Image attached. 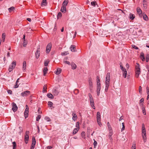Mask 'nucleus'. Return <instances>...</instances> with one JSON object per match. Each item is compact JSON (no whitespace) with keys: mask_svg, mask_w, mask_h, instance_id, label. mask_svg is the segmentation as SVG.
<instances>
[{"mask_svg":"<svg viewBox=\"0 0 149 149\" xmlns=\"http://www.w3.org/2000/svg\"><path fill=\"white\" fill-rule=\"evenodd\" d=\"M142 136L144 142H146V133L145 125L143 123L142 125Z\"/></svg>","mask_w":149,"mask_h":149,"instance_id":"nucleus-1","label":"nucleus"},{"mask_svg":"<svg viewBox=\"0 0 149 149\" xmlns=\"http://www.w3.org/2000/svg\"><path fill=\"white\" fill-rule=\"evenodd\" d=\"M136 64L135 68V76L136 78H138L139 75L141 74V69L140 65L138 63H136Z\"/></svg>","mask_w":149,"mask_h":149,"instance_id":"nucleus-2","label":"nucleus"},{"mask_svg":"<svg viewBox=\"0 0 149 149\" xmlns=\"http://www.w3.org/2000/svg\"><path fill=\"white\" fill-rule=\"evenodd\" d=\"M29 132L28 131H26L25 133L24 137V141L26 143H27L28 142L29 139Z\"/></svg>","mask_w":149,"mask_h":149,"instance_id":"nucleus-3","label":"nucleus"},{"mask_svg":"<svg viewBox=\"0 0 149 149\" xmlns=\"http://www.w3.org/2000/svg\"><path fill=\"white\" fill-rule=\"evenodd\" d=\"M29 107L27 105H26V109L24 112V116L26 118L29 115Z\"/></svg>","mask_w":149,"mask_h":149,"instance_id":"nucleus-4","label":"nucleus"},{"mask_svg":"<svg viewBox=\"0 0 149 149\" xmlns=\"http://www.w3.org/2000/svg\"><path fill=\"white\" fill-rule=\"evenodd\" d=\"M52 48V44L51 43H49L48 44L46 50V53H49L51 51Z\"/></svg>","mask_w":149,"mask_h":149,"instance_id":"nucleus-5","label":"nucleus"},{"mask_svg":"<svg viewBox=\"0 0 149 149\" xmlns=\"http://www.w3.org/2000/svg\"><path fill=\"white\" fill-rule=\"evenodd\" d=\"M31 93V92L29 91H26L21 93V95L23 97H26L29 95Z\"/></svg>","mask_w":149,"mask_h":149,"instance_id":"nucleus-6","label":"nucleus"},{"mask_svg":"<svg viewBox=\"0 0 149 149\" xmlns=\"http://www.w3.org/2000/svg\"><path fill=\"white\" fill-rule=\"evenodd\" d=\"M88 82L90 89L91 90L93 87V82L91 78H89L88 79Z\"/></svg>","mask_w":149,"mask_h":149,"instance_id":"nucleus-7","label":"nucleus"},{"mask_svg":"<svg viewBox=\"0 0 149 149\" xmlns=\"http://www.w3.org/2000/svg\"><path fill=\"white\" fill-rule=\"evenodd\" d=\"M40 47L37 49V50L35 53L36 56V58L38 59L39 57L40 53Z\"/></svg>","mask_w":149,"mask_h":149,"instance_id":"nucleus-8","label":"nucleus"},{"mask_svg":"<svg viewBox=\"0 0 149 149\" xmlns=\"http://www.w3.org/2000/svg\"><path fill=\"white\" fill-rule=\"evenodd\" d=\"M90 101L91 105V107L94 109H95V108L94 106V100L93 98L90 99Z\"/></svg>","mask_w":149,"mask_h":149,"instance_id":"nucleus-9","label":"nucleus"},{"mask_svg":"<svg viewBox=\"0 0 149 149\" xmlns=\"http://www.w3.org/2000/svg\"><path fill=\"white\" fill-rule=\"evenodd\" d=\"M136 11L137 13L138 14L139 16L140 17H141L142 16V11L140 8L139 7H138L136 9Z\"/></svg>","mask_w":149,"mask_h":149,"instance_id":"nucleus-10","label":"nucleus"},{"mask_svg":"<svg viewBox=\"0 0 149 149\" xmlns=\"http://www.w3.org/2000/svg\"><path fill=\"white\" fill-rule=\"evenodd\" d=\"M12 104L13 105L12 110L13 111H16L17 109V107L15 103L13 102Z\"/></svg>","mask_w":149,"mask_h":149,"instance_id":"nucleus-11","label":"nucleus"},{"mask_svg":"<svg viewBox=\"0 0 149 149\" xmlns=\"http://www.w3.org/2000/svg\"><path fill=\"white\" fill-rule=\"evenodd\" d=\"M72 116H73L72 118V120L74 121H75L77 118V115L75 113V112H73Z\"/></svg>","mask_w":149,"mask_h":149,"instance_id":"nucleus-12","label":"nucleus"},{"mask_svg":"<svg viewBox=\"0 0 149 149\" xmlns=\"http://www.w3.org/2000/svg\"><path fill=\"white\" fill-rule=\"evenodd\" d=\"M135 17V15L132 13H130L129 14V18L131 20H133Z\"/></svg>","mask_w":149,"mask_h":149,"instance_id":"nucleus-13","label":"nucleus"},{"mask_svg":"<svg viewBox=\"0 0 149 149\" xmlns=\"http://www.w3.org/2000/svg\"><path fill=\"white\" fill-rule=\"evenodd\" d=\"M110 74L109 73H108L107 74V75H106L105 81H110Z\"/></svg>","mask_w":149,"mask_h":149,"instance_id":"nucleus-14","label":"nucleus"},{"mask_svg":"<svg viewBox=\"0 0 149 149\" xmlns=\"http://www.w3.org/2000/svg\"><path fill=\"white\" fill-rule=\"evenodd\" d=\"M101 89V86H97V93L98 96L99 95Z\"/></svg>","mask_w":149,"mask_h":149,"instance_id":"nucleus-15","label":"nucleus"},{"mask_svg":"<svg viewBox=\"0 0 149 149\" xmlns=\"http://www.w3.org/2000/svg\"><path fill=\"white\" fill-rule=\"evenodd\" d=\"M70 48L72 52H74L76 51V46L75 45H71Z\"/></svg>","mask_w":149,"mask_h":149,"instance_id":"nucleus-16","label":"nucleus"},{"mask_svg":"<svg viewBox=\"0 0 149 149\" xmlns=\"http://www.w3.org/2000/svg\"><path fill=\"white\" fill-rule=\"evenodd\" d=\"M16 61H13L12 63V65H10V67H11V68H12L13 69L15 67V66L16 65Z\"/></svg>","mask_w":149,"mask_h":149,"instance_id":"nucleus-17","label":"nucleus"},{"mask_svg":"<svg viewBox=\"0 0 149 149\" xmlns=\"http://www.w3.org/2000/svg\"><path fill=\"white\" fill-rule=\"evenodd\" d=\"M113 134V132L112 131H109V133L108 135V137L110 140H112V138L111 136Z\"/></svg>","mask_w":149,"mask_h":149,"instance_id":"nucleus-18","label":"nucleus"},{"mask_svg":"<svg viewBox=\"0 0 149 149\" xmlns=\"http://www.w3.org/2000/svg\"><path fill=\"white\" fill-rule=\"evenodd\" d=\"M61 11L62 12L65 13L66 11V6H62L61 7Z\"/></svg>","mask_w":149,"mask_h":149,"instance_id":"nucleus-19","label":"nucleus"},{"mask_svg":"<svg viewBox=\"0 0 149 149\" xmlns=\"http://www.w3.org/2000/svg\"><path fill=\"white\" fill-rule=\"evenodd\" d=\"M59 93L58 91L56 89H54L53 90L52 93L54 95H57Z\"/></svg>","mask_w":149,"mask_h":149,"instance_id":"nucleus-20","label":"nucleus"},{"mask_svg":"<svg viewBox=\"0 0 149 149\" xmlns=\"http://www.w3.org/2000/svg\"><path fill=\"white\" fill-rule=\"evenodd\" d=\"M140 58L143 61L145 60V58L144 56V54L143 52L141 53L140 55Z\"/></svg>","mask_w":149,"mask_h":149,"instance_id":"nucleus-21","label":"nucleus"},{"mask_svg":"<svg viewBox=\"0 0 149 149\" xmlns=\"http://www.w3.org/2000/svg\"><path fill=\"white\" fill-rule=\"evenodd\" d=\"M143 6L145 9H146L147 8V2L146 0H143Z\"/></svg>","mask_w":149,"mask_h":149,"instance_id":"nucleus-22","label":"nucleus"},{"mask_svg":"<svg viewBox=\"0 0 149 149\" xmlns=\"http://www.w3.org/2000/svg\"><path fill=\"white\" fill-rule=\"evenodd\" d=\"M26 62L25 61H24L23 63L22 69L23 70H25L26 69Z\"/></svg>","mask_w":149,"mask_h":149,"instance_id":"nucleus-23","label":"nucleus"},{"mask_svg":"<svg viewBox=\"0 0 149 149\" xmlns=\"http://www.w3.org/2000/svg\"><path fill=\"white\" fill-rule=\"evenodd\" d=\"M97 120H101L100 115V112H97Z\"/></svg>","mask_w":149,"mask_h":149,"instance_id":"nucleus-24","label":"nucleus"},{"mask_svg":"<svg viewBox=\"0 0 149 149\" xmlns=\"http://www.w3.org/2000/svg\"><path fill=\"white\" fill-rule=\"evenodd\" d=\"M47 4V2L46 0H42V2L41 3V6H45Z\"/></svg>","mask_w":149,"mask_h":149,"instance_id":"nucleus-25","label":"nucleus"},{"mask_svg":"<svg viewBox=\"0 0 149 149\" xmlns=\"http://www.w3.org/2000/svg\"><path fill=\"white\" fill-rule=\"evenodd\" d=\"M48 71V69L47 67H45L44 68L43 70V75L45 76L47 73V72Z\"/></svg>","mask_w":149,"mask_h":149,"instance_id":"nucleus-26","label":"nucleus"},{"mask_svg":"<svg viewBox=\"0 0 149 149\" xmlns=\"http://www.w3.org/2000/svg\"><path fill=\"white\" fill-rule=\"evenodd\" d=\"M97 86H101L100 83V82L99 77L98 76H97Z\"/></svg>","mask_w":149,"mask_h":149,"instance_id":"nucleus-27","label":"nucleus"},{"mask_svg":"<svg viewBox=\"0 0 149 149\" xmlns=\"http://www.w3.org/2000/svg\"><path fill=\"white\" fill-rule=\"evenodd\" d=\"M61 69L60 68H57L56 72V74H59L61 73Z\"/></svg>","mask_w":149,"mask_h":149,"instance_id":"nucleus-28","label":"nucleus"},{"mask_svg":"<svg viewBox=\"0 0 149 149\" xmlns=\"http://www.w3.org/2000/svg\"><path fill=\"white\" fill-rule=\"evenodd\" d=\"M47 96L49 98L53 99L54 98L53 95L51 93H49L47 94Z\"/></svg>","mask_w":149,"mask_h":149,"instance_id":"nucleus-29","label":"nucleus"},{"mask_svg":"<svg viewBox=\"0 0 149 149\" xmlns=\"http://www.w3.org/2000/svg\"><path fill=\"white\" fill-rule=\"evenodd\" d=\"M15 10V7L13 6L11 7L8 8V10L9 11V12L10 13H11L12 11H14Z\"/></svg>","mask_w":149,"mask_h":149,"instance_id":"nucleus-30","label":"nucleus"},{"mask_svg":"<svg viewBox=\"0 0 149 149\" xmlns=\"http://www.w3.org/2000/svg\"><path fill=\"white\" fill-rule=\"evenodd\" d=\"M68 2V0H65L62 4V6H66Z\"/></svg>","mask_w":149,"mask_h":149,"instance_id":"nucleus-31","label":"nucleus"},{"mask_svg":"<svg viewBox=\"0 0 149 149\" xmlns=\"http://www.w3.org/2000/svg\"><path fill=\"white\" fill-rule=\"evenodd\" d=\"M32 143L31 145L35 146L36 144V141L34 137H32Z\"/></svg>","mask_w":149,"mask_h":149,"instance_id":"nucleus-32","label":"nucleus"},{"mask_svg":"<svg viewBox=\"0 0 149 149\" xmlns=\"http://www.w3.org/2000/svg\"><path fill=\"white\" fill-rule=\"evenodd\" d=\"M120 68L123 72L124 71L126 70L125 68H124L123 67V66L122 65V64L121 63H120Z\"/></svg>","mask_w":149,"mask_h":149,"instance_id":"nucleus-33","label":"nucleus"},{"mask_svg":"<svg viewBox=\"0 0 149 149\" xmlns=\"http://www.w3.org/2000/svg\"><path fill=\"white\" fill-rule=\"evenodd\" d=\"M47 86L46 85H45L43 86L42 92L44 93L47 92Z\"/></svg>","mask_w":149,"mask_h":149,"instance_id":"nucleus-34","label":"nucleus"},{"mask_svg":"<svg viewBox=\"0 0 149 149\" xmlns=\"http://www.w3.org/2000/svg\"><path fill=\"white\" fill-rule=\"evenodd\" d=\"M142 15L143 16V18L146 21H148V16L145 14H143Z\"/></svg>","mask_w":149,"mask_h":149,"instance_id":"nucleus-35","label":"nucleus"},{"mask_svg":"<svg viewBox=\"0 0 149 149\" xmlns=\"http://www.w3.org/2000/svg\"><path fill=\"white\" fill-rule=\"evenodd\" d=\"M79 130V129L76 128H75L73 131L72 134L73 135L75 134Z\"/></svg>","mask_w":149,"mask_h":149,"instance_id":"nucleus-36","label":"nucleus"},{"mask_svg":"<svg viewBox=\"0 0 149 149\" xmlns=\"http://www.w3.org/2000/svg\"><path fill=\"white\" fill-rule=\"evenodd\" d=\"M81 135L82 137L84 139H85L86 138L85 135L86 134L83 131L81 132Z\"/></svg>","mask_w":149,"mask_h":149,"instance_id":"nucleus-37","label":"nucleus"},{"mask_svg":"<svg viewBox=\"0 0 149 149\" xmlns=\"http://www.w3.org/2000/svg\"><path fill=\"white\" fill-rule=\"evenodd\" d=\"M107 125L108 127V130L109 131H112V127H111V126L110 125V123L109 122H108L107 123Z\"/></svg>","mask_w":149,"mask_h":149,"instance_id":"nucleus-38","label":"nucleus"},{"mask_svg":"<svg viewBox=\"0 0 149 149\" xmlns=\"http://www.w3.org/2000/svg\"><path fill=\"white\" fill-rule=\"evenodd\" d=\"M71 65L72 69H76L77 66L74 63H71Z\"/></svg>","mask_w":149,"mask_h":149,"instance_id":"nucleus-39","label":"nucleus"},{"mask_svg":"<svg viewBox=\"0 0 149 149\" xmlns=\"http://www.w3.org/2000/svg\"><path fill=\"white\" fill-rule=\"evenodd\" d=\"M123 76L124 78H126L127 76V71L126 70L123 72Z\"/></svg>","mask_w":149,"mask_h":149,"instance_id":"nucleus-40","label":"nucleus"},{"mask_svg":"<svg viewBox=\"0 0 149 149\" xmlns=\"http://www.w3.org/2000/svg\"><path fill=\"white\" fill-rule=\"evenodd\" d=\"M146 89H147V93L148 95L147 97V99L148 100V98H149V89L148 88V87H146Z\"/></svg>","mask_w":149,"mask_h":149,"instance_id":"nucleus-41","label":"nucleus"},{"mask_svg":"<svg viewBox=\"0 0 149 149\" xmlns=\"http://www.w3.org/2000/svg\"><path fill=\"white\" fill-rule=\"evenodd\" d=\"M13 149H16V144L15 141L13 142Z\"/></svg>","mask_w":149,"mask_h":149,"instance_id":"nucleus-42","label":"nucleus"},{"mask_svg":"<svg viewBox=\"0 0 149 149\" xmlns=\"http://www.w3.org/2000/svg\"><path fill=\"white\" fill-rule=\"evenodd\" d=\"M6 37V34L5 33H3L2 35V38L3 39V41L4 42L5 41V38Z\"/></svg>","mask_w":149,"mask_h":149,"instance_id":"nucleus-43","label":"nucleus"},{"mask_svg":"<svg viewBox=\"0 0 149 149\" xmlns=\"http://www.w3.org/2000/svg\"><path fill=\"white\" fill-rule=\"evenodd\" d=\"M105 85L106 87H109V86L110 81H105Z\"/></svg>","mask_w":149,"mask_h":149,"instance_id":"nucleus-44","label":"nucleus"},{"mask_svg":"<svg viewBox=\"0 0 149 149\" xmlns=\"http://www.w3.org/2000/svg\"><path fill=\"white\" fill-rule=\"evenodd\" d=\"M45 119L47 122H50L51 121L50 118L47 116H46L45 117Z\"/></svg>","mask_w":149,"mask_h":149,"instance_id":"nucleus-45","label":"nucleus"},{"mask_svg":"<svg viewBox=\"0 0 149 149\" xmlns=\"http://www.w3.org/2000/svg\"><path fill=\"white\" fill-rule=\"evenodd\" d=\"M142 112L143 113L144 115H146V110L145 109V107H143L142 108Z\"/></svg>","mask_w":149,"mask_h":149,"instance_id":"nucleus-46","label":"nucleus"},{"mask_svg":"<svg viewBox=\"0 0 149 149\" xmlns=\"http://www.w3.org/2000/svg\"><path fill=\"white\" fill-rule=\"evenodd\" d=\"M69 53L68 52H64L61 53V55L62 56L68 54Z\"/></svg>","mask_w":149,"mask_h":149,"instance_id":"nucleus-47","label":"nucleus"},{"mask_svg":"<svg viewBox=\"0 0 149 149\" xmlns=\"http://www.w3.org/2000/svg\"><path fill=\"white\" fill-rule=\"evenodd\" d=\"M79 122H77L76 125V127H77L76 128H77L79 130Z\"/></svg>","mask_w":149,"mask_h":149,"instance_id":"nucleus-48","label":"nucleus"},{"mask_svg":"<svg viewBox=\"0 0 149 149\" xmlns=\"http://www.w3.org/2000/svg\"><path fill=\"white\" fill-rule=\"evenodd\" d=\"M62 16V13L61 12H59L58 13L57 15V18L58 19L60 18Z\"/></svg>","mask_w":149,"mask_h":149,"instance_id":"nucleus-49","label":"nucleus"},{"mask_svg":"<svg viewBox=\"0 0 149 149\" xmlns=\"http://www.w3.org/2000/svg\"><path fill=\"white\" fill-rule=\"evenodd\" d=\"M53 104L52 102L51 101H49L48 102V105L50 107L52 106Z\"/></svg>","mask_w":149,"mask_h":149,"instance_id":"nucleus-50","label":"nucleus"},{"mask_svg":"<svg viewBox=\"0 0 149 149\" xmlns=\"http://www.w3.org/2000/svg\"><path fill=\"white\" fill-rule=\"evenodd\" d=\"M122 128L121 129V131H123L125 129V126L124 123H122Z\"/></svg>","mask_w":149,"mask_h":149,"instance_id":"nucleus-51","label":"nucleus"},{"mask_svg":"<svg viewBox=\"0 0 149 149\" xmlns=\"http://www.w3.org/2000/svg\"><path fill=\"white\" fill-rule=\"evenodd\" d=\"M131 149H136V144L135 143H133Z\"/></svg>","mask_w":149,"mask_h":149,"instance_id":"nucleus-52","label":"nucleus"},{"mask_svg":"<svg viewBox=\"0 0 149 149\" xmlns=\"http://www.w3.org/2000/svg\"><path fill=\"white\" fill-rule=\"evenodd\" d=\"M49 62V61H45L44 63V65L45 66H47Z\"/></svg>","mask_w":149,"mask_h":149,"instance_id":"nucleus-53","label":"nucleus"},{"mask_svg":"<svg viewBox=\"0 0 149 149\" xmlns=\"http://www.w3.org/2000/svg\"><path fill=\"white\" fill-rule=\"evenodd\" d=\"M41 116L40 115H38L36 117V120L39 121L40 119L41 118Z\"/></svg>","mask_w":149,"mask_h":149,"instance_id":"nucleus-54","label":"nucleus"},{"mask_svg":"<svg viewBox=\"0 0 149 149\" xmlns=\"http://www.w3.org/2000/svg\"><path fill=\"white\" fill-rule=\"evenodd\" d=\"M27 43V42L25 40H24V43L23 44V46L25 47Z\"/></svg>","mask_w":149,"mask_h":149,"instance_id":"nucleus-55","label":"nucleus"},{"mask_svg":"<svg viewBox=\"0 0 149 149\" xmlns=\"http://www.w3.org/2000/svg\"><path fill=\"white\" fill-rule=\"evenodd\" d=\"M146 62H147L149 60V56L148 55L146 56Z\"/></svg>","mask_w":149,"mask_h":149,"instance_id":"nucleus-56","label":"nucleus"},{"mask_svg":"<svg viewBox=\"0 0 149 149\" xmlns=\"http://www.w3.org/2000/svg\"><path fill=\"white\" fill-rule=\"evenodd\" d=\"M100 120H100L99 121L98 120H97V123L98 125L100 126L101 127V126L102 125V124L101 123Z\"/></svg>","mask_w":149,"mask_h":149,"instance_id":"nucleus-57","label":"nucleus"},{"mask_svg":"<svg viewBox=\"0 0 149 149\" xmlns=\"http://www.w3.org/2000/svg\"><path fill=\"white\" fill-rule=\"evenodd\" d=\"M96 2L95 1H92L91 3V5L93 6H95V3Z\"/></svg>","mask_w":149,"mask_h":149,"instance_id":"nucleus-58","label":"nucleus"},{"mask_svg":"<svg viewBox=\"0 0 149 149\" xmlns=\"http://www.w3.org/2000/svg\"><path fill=\"white\" fill-rule=\"evenodd\" d=\"M144 99L143 98H142L140 100L139 103H143Z\"/></svg>","mask_w":149,"mask_h":149,"instance_id":"nucleus-59","label":"nucleus"},{"mask_svg":"<svg viewBox=\"0 0 149 149\" xmlns=\"http://www.w3.org/2000/svg\"><path fill=\"white\" fill-rule=\"evenodd\" d=\"M94 142L93 143V145H94V146H95H95H96L97 144V142L96 141H95L94 139Z\"/></svg>","mask_w":149,"mask_h":149,"instance_id":"nucleus-60","label":"nucleus"},{"mask_svg":"<svg viewBox=\"0 0 149 149\" xmlns=\"http://www.w3.org/2000/svg\"><path fill=\"white\" fill-rule=\"evenodd\" d=\"M132 47L133 48H134L135 49H138V48L137 47H136V46H135L134 45H132Z\"/></svg>","mask_w":149,"mask_h":149,"instance_id":"nucleus-61","label":"nucleus"},{"mask_svg":"<svg viewBox=\"0 0 149 149\" xmlns=\"http://www.w3.org/2000/svg\"><path fill=\"white\" fill-rule=\"evenodd\" d=\"M64 63H66L67 64H68L69 65H70V63L69 61H64Z\"/></svg>","mask_w":149,"mask_h":149,"instance_id":"nucleus-62","label":"nucleus"},{"mask_svg":"<svg viewBox=\"0 0 149 149\" xmlns=\"http://www.w3.org/2000/svg\"><path fill=\"white\" fill-rule=\"evenodd\" d=\"M8 94H11L12 93V91L10 90H8Z\"/></svg>","mask_w":149,"mask_h":149,"instance_id":"nucleus-63","label":"nucleus"},{"mask_svg":"<svg viewBox=\"0 0 149 149\" xmlns=\"http://www.w3.org/2000/svg\"><path fill=\"white\" fill-rule=\"evenodd\" d=\"M139 91L140 93H141L142 91V88L141 86H140L139 87Z\"/></svg>","mask_w":149,"mask_h":149,"instance_id":"nucleus-64","label":"nucleus"}]
</instances>
